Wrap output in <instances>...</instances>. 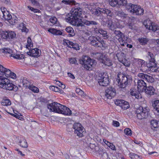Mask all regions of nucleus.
<instances>
[{
	"instance_id": "obj_1",
	"label": "nucleus",
	"mask_w": 159,
	"mask_h": 159,
	"mask_svg": "<svg viewBox=\"0 0 159 159\" xmlns=\"http://www.w3.org/2000/svg\"><path fill=\"white\" fill-rule=\"evenodd\" d=\"M66 21L71 24L73 25L78 27H81L82 29H86L87 30L89 27L92 25H96L98 23L94 20H89L86 19L81 21V19L78 18L66 17Z\"/></svg>"
},
{
	"instance_id": "obj_2",
	"label": "nucleus",
	"mask_w": 159,
	"mask_h": 159,
	"mask_svg": "<svg viewBox=\"0 0 159 159\" xmlns=\"http://www.w3.org/2000/svg\"><path fill=\"white\" fill-rule=\"evenodd\" d=\"M132 77L130 75L125 73L120 72L118 73L117 80L119 87L124 88L130 85L132 82Z\"/></svg>"
},
{
	"instance_id": "obj_3",
	"label": "nucleus",
	"mask_w": 159,
	"mask_h": 159,
	"mask_svg": "<svg viewBox=\"0 0 159 159\" xmlns=\"http://www.w3.org/2000/svg\"><path fill=\"white\" fill-rule=\"evenodd\" d=\"M79 62L82 64L84 69L89 70H92V68L95 66L96 64L94 60L85 55L83 56L81 59L79 60Z\"/></svg>"
},
{
	"instance_id": "obj_4",
	"label": "nucleus",
	"mask_w": 159,
	"mask_h": 159,
	"mask_svg": "<svg viewBox=\"0 0 159 159\" xmlns=\"http://www.w3.org/2000/svg\"><path fill=\"white\" fill-rule=\"evenodd\" d=\"M0 87L7 90H13L14 91L18 90V87L10 83L8 79L2 76H0Z\"/></svg>"
},
{
	"instance_id": "obj_5",
	"label": "nucleus",
	"mask_w": 159,
	"mask_h": 159,
	"mask_svg": "<svg viewBox=\"0 0 159 159\" xmlns=\"http://www.w3.org/2000/svg\"><path fill=\"white\" fill-rule=\"evenodd\" d=\"M88 39L90 41V44L95 47H104V41L98 36H90Z\"/></svg>"
},
{
	"instance_id": "obj_6",
	"label": "nucleus",
	"mask_w": 159,
	"mask_h": 159,
	"mask_svg": "<svg viewBox=\"0 0 159 159\" xmlns=\"http://www.w3.org/2000/svg\"><path fill=\"white\" fill-rule=\"evenodd\" d=\"M126 9L129 12L136 15H143L144 11L143 9L139 6L131 3H129V5L126 6Z\"/></svg>"
},
{
	"instance_id": "obj_7",
	"label": "nucleus",
	"mask_w": 159,
	"mask_h": 159,
	"mask_svg": "<svg viewBox=\"0 0 159 159\" xmlns=\"http://www.w3.org/2000/svg\"><path fill=\"white\" fill-rule=\"evenodd\" d=\"M148 109L146 107L140 106L136 110V113L137 118L140 120L146 118L148 115Z\"/></svg>"
},
{
	"instance_id": "obj_8",
	"label": "nucleus",
	"mask_w": 159,
	"mask_h": 159,
	"mask_svg": "<svg viewBox=\"0 0 159 159\" xmlns=\"http://www.w3.org/2000/svg\"><path fill=\"white\" fill-rule=\"evenodd\" d=\"M135 62L137 64L138 67L140 68V71L145 72L150 70L148 66V63L142 59L135 58Z\"/></svg>"
},
{
	"instance_id": "obj_9",
	"label": "nucleus",
	"mask_w": 159,
	"mask_h": 159,
	"mask_svg": "<svg viewBox=\"0 0 159 159\" xmlns=\"http://www.w3.org/2000/svg\"><path fill=\"white\" fill-rule=\"evenodd\" d=\"M83 12L81 8L75 6L72 8L70 12L68 14L69 16H67V17H70L71 19L78 18V17H81Z\"/></svg>"
},
{
	"instance_id": "obj_10",
	"label": "nucleus",
	"mask_w": 159,
	"mask_h": 159,
	"mask_svg": "<svg viewBox=\"0 0 159 159\" xmlns=\"http://www.w3.org/2000/svg\"><path fill=\"white\" fill-rule=\"evenodd\" d=\"M102 13L106 14L107 16L110 17H112L114 15L113 12L111 10L108 9L99 7L97 9H94L92 14L98 16L101 15Z\"/></svg>"
},
{
	"instance_id": "obj_11",
	"label": "nucleus",
	"mask_w": 159,
	"mask_h": 159,
	"mask_svg": "<svg viewBox=\"0 0 159 159\" xmlns=\"http://www.w3.org/2000/svg\"><path fill=\"white\" fill-rule=\"evenodd\" d=\"M98 83L100 85L107 86L109 83V78L107 73H103L99 75L98 77Z\"/></svg>"
},
{
	"instance_id": "obj_12",
	"label": "nucleus",
	"mask_w": 159,
	"mask_h": 159,
	"mask_svg": "<svg viewBox=\"0 0 159 159\" xmlns=\"http://www.w3.org/2000/svg\"><path fill=\"white\" fill-rule=\"evenodd\" d=\"M2 50L4 53L7 54V56L13 57L14 58L18 59H21L24 58L25 57V56L23 54L13 53L12 50L10 48H4L2 49Z\"/></svg>"
},
{
	"instance_id": "obj_13",
	"label": "nucleus",
	"mask_w": 159,
	"mask_h": 159,
	"mask_svg": "<svg viewBox=\"0 0 159 159\" xmlns=\"http://www.w3.org/2000/svg\"><path fill=\"white\" fill-rule=\"evenodd\" d=\"M3 39L10 41L11 39H14L16 38V34L14 31H7L3 32L1 34Z\"/></svg>"
},
{
	"instance_id": "obj_14",
	"label": "nucleus",
	"mask_w": 159,
	"mask_h": 159,
	"mask_svg": "<svg viewBox=\"0 0 159 159\" xmlns=\"http://www.w3.org/2000/svg\"><path fill=\"white\" fill-rule=\"evenodd\" d=\"M116 89L113 87H109L105 90V95L108 99H112L116 95Z\"/></svg>"
},
{
	"instance_id": "obj_15",
	"label": "nucleus",
	"mask_w": 159,
	"mask_h": 159,
	"mask_svg": "<svg viewBox=\"0 0 159 159\" xmlns=\"http://www.w3.org/2000/svg\"><path fill=\"white\" fill-rule=\"evenodd\" d=\"M61 107V104L57 102H54L48 105V108L50 110V111H54L59 113V112H61L59 110V108Z\"/></svg>"
},
{
	"instance_id": "obj_16",
	"label": "nucleus",
	"mask_w": 159,
	"mask_h": 159,
	"mask_svg": "<svg viewBox=\"0 0 159 159\" xmlns=\"http://www.w3.org/2000/svg\"><path fill=\"white\" fill-rule=\"evenodd\" d=\"M147 22L145 25V27L147 29L150 30H152L154 32L159 30V26L157 25H155L149 20H147Z\"/></svg>"
},
{
	"instance_id": "obj_17",
	"label": "nucleus",
	"mask_w": 159,
	"mask_h": 159,
	"mask_svg": "<svg viewBox=\"0 0 159 159\" xmlns=\"http://www.w3.org/2000/svg\"><path fill=\"white\" fill-rule=\"evenodd\" d=\"M116 105L120 106L124 110L129 108L130 106L129 103L123 100H118L115 102Z\"/></svg>"
},
{
	"instance_id": "obj_18",
	"label": "nucleus",
	"mask_w": 159,
	"mask_h": 159,
	"mask_svg": "<svg viewBox=\"0 0 159 159\" xmlns=\"http://www.w3.org/2000/svg\"><path fill=\"white\" fill-rule=\"evenodd\" d=\"M137 88L140 92H143L146 87V84L143 80H139L137 82Z\"/></svg>"
},
{
	"instance_id": "obj_19",
	"label": "nucleus",
	"mask_w": 159,
	"mask_h": 159,
	"mask_svg": "<svg viewBox=\"0 0 159 159\" xmlns=\"http://www.w3.org/2000/svg\"><path fill=\"white\" fill-rule=\"evenodd\" d=\"M79 129L77 128L74 129V133L76 134L79 137H82L85 134V129L82 125L80 129Z\"/></svg>"
},
{
	"instance_id": "obj_20",
	"label": "nucleus",
	"mask_w": 159,
	"mask_h": 159,
	"mask_svg": "<svg viewBox=\"0 0 159 159\" xmlns=\"http://www.w3.org/2000/svg\"><path fill=\"white\" fill-rule=\"evenodd\" d=\"M155 90L154 88L151 86H149L146 87L144 91L147 94L149 95H153L154 94Z\"/></svg>"
},
{
	"instance_id": "obj_21",
	"label": "nucleus",
	"mask_w": 159,
	"mask_h": 159,
	"mask_svg": "<svg viewBox=\"0 0 159 159\" xmlns=\"http://www.w3.org/2000/svg\"><path fill=\"white\" fill-rule=\"evenodd\" d=\"M19 145L22 147L26 148L28 147V144L26 140L23 138L20 137L18 139Z\"/></svg>"
},
{
	"instance_id": "obj_22",
	"label": "nucleus",
	"mask_w": 159,
	"mask_h": 159,
	"mask_svg": "<svg viewBox=\"0 0 159 159\" xmlns=\"http://www.w3.org/2000/svg\"><path fill=\"white\" fill-rule=\"evenodd\" d=\"M27 54L31 56L36 57L39 55V49L38 48L33 49L27 52Z\"/></svg>"
},
{
	"instance_id": "obj_23",
	"label": "nucleus",
	"mask_w": 159,
	"mask_h": 159,
	"mask_svg": "<svg viewBox=\"0 0 159 159\" xmlns=\"http://www.w3.org/2000/svg\"><path fill=\"white\" fill-rule=\"evenodd\" d=\"M101 61L104 64L108 66H110L112 65L111 60H110L109 58L106 56H104L103 58L102 59Z\"/></svg>"
},
{
	"instance_id": "obj_24",
	"label": "nucleus",
	"mask_w": 159,
	"mask_h": 159,
	"mask_svg": "<svg viewBox=\"0 0 159 159\" xmlns=\"http://www.w3.org/2000/svg\"><path fill=\"white\" fill-rule=\"evenodd\" d=\"M48 31L56 35H61L62 33L60 30L54 28H50L48 30Z\"/></svg>"
},
{
	"instance_id": "obj_25",
	"label": "nucleus",
	"mask_w": 159,
	"mask_h": 159,
	"mask_svg": "<svg viewBox=\"0 0 159 159\" xmlns=\"http://www.w3.org/2000/svg\"><path fill=\"white\" fill-rule=\"evenodd\" d=\"M157 65L155 59H152L151 60H150L149 63H148V68L149 69H150V70L152 68L156 67Z\"/></svg>"
},
{
	"instance_id": "obj_26",
	"label": "nucleus",
	"mask_w": 159,
	"mask_h": 159,
	"mask_svg": "<svg viewBox=\"0 0 159 159\" xmlns=\"http://www.w3.org/2000/svg\"><path fill=\"white\" fill-rule=\"evenodd\" d=\"M66 31L69 34L70 36H73L75 35V33L73 28L70 27H67L65 29Z\"/></svg>"
},
{
	"instance_id": "obj_27",
	"label": "nucleus",
	"mask_w": 159,
	"mask_h": 159,
	"mask_svg": "<svg viewBox=\"0 0 159 159\" xmlns=\"http://www.w3.org/2000/svg\"><path fill=\"white\" fill-rule=\"evenodd\" d=\"M117 5L118 6H125L126 9V6L129 5L126 0H117Z\"/></svg>"
},
{
	"instance_id": "obj_28",
	"label": "nucleus",
	"mask_w": 159,
	"mask_h": 159,
	"mask_svg": "<svg viewBox=\"0 0 159 159\" xmlns=\"http://www.w3.org/2000/svg\"><path fill=\"white\" fill-rule=\"evenodd\" d=\"M111 30H113L115 28L114 23L111 20H107V27Z\"/></svg>"
},
{
	"instance_id": "obj_29",
	"label": "nucleus",
	"mask_w": 159,
	"mask_h": 159,
	"mask_svg": "<svg viewBox=\"0 0 159 159\" xmlns=\"http://www.w3.org/2000/svg\"><path fill=\"white\" fill-rule=\"evenodd\" d=\"M151 125L152 127L157 128L159 127V121L155 119L152 120L151 121Z\"/></svg>"
},
{
	"instance_id": "obj_30",
	"label": "nucleus",
	"mask_w": 159,
	"mask_h": 159,
	"mask_svg": "<svg viewBox=\"0 0 159 159\" xmlns=\"http://www.w3.org/2000/svg\"><path fill=\"white\" fill-rule=\"evenodd\" d=\"M100 33L102 35V37L104 39H107L108 38L109 36L108 33L106 31L103 30L102 29L100 28Z\"/></svg>"
},
{
	"instance_id": "obj_31",
	"label": "nucleus",
	"mask_w": 159,
	"mask_h": 159,
	"mask_svg": "<svg viewBox=\"0 0 159 159\" xmlns=\"http://www.w3.org/2000/svg\"><path fill=\"white\" fill-rule=\"evenodd\" d=\"M138 41L141 45H145L147 44L149 40L147 38H141L138 39Z\"/></svg>"
},
{
	"instance_id": "obj_32",
	"label": "nucleus",
	"mask_w": 159,
	"mask_h": 159,
	"mask_svg": "<svg viewBox=\"0 0 159 159\" xmlns=\"http://www.w3.org/2000/svg\"><path fill=\"white\" fill-rule=\"evenodd\" d=\"M3 15L5 20H9L12 18V16L8 11H6V12L3 14Z\"/></svg>"
},
{
	"instance_id": "obj_33",
	"label": "nucleus",
	"mask_w": 159,
	"mask_h": 159,
	"mask_svg": "<svg viewBox=\"0 0 159 159\" xmlns=\"http://www.w3.org/2000/svg\"><path fill=\"white\" fill-rule=\"evenodd\" d=\"M115 14L116 16L123 18L126 17L127 15L124 12L121 11H116L115 13Z\"/></svg>"
},
{
	"instance_id": "obj_34",
	"label": "nucleus",
	"mask_w": 159,
	"mask_h": 159,
	"mask_svg": "<svg viewBox=\"0 0 159 159\" xmlns=\"http://www.w3.org/2000/svg\"><path fill=\"white\" fill-rule=\"evenodd\" d=\"M63 44L64 45H66L68 47L72 48L73 46V43L69 40L64 39L63 40Z\"/></svg>"
},
{
	"instance_id": "obj_35",
	"label": "nucleus",
	"mask_w": 159,
	"mask_h": 159,
	"mask_svg": "<svg viewBox=\"0 0 159 159\" xmlns=\"http://www.w3.org/2000/svg\"><path fill=\"white\" fill-rule=\"evenodd\" d=\"M152 106L154 109L159 113V100L155 101L152 104Z\"/></svg>"
},
{
	"instance_id": "obj_36",
	"label": "nucleus",
	"mask_w": 159,
	"mask_h": 159,
	"mask_svg": "<svg viewBox=\"0 0 159 159\" xmlns=\"http://www.w3.org/2000/svg\"><path fill=\"white\" fill-rule=\"evenodd\" d=\"M129 156L131 159H142L141 157L133 153H130Z\"/></svg>"
},
{
	"instance_id": "obj_37",
	"label": "nucleus",
	"mask_w": 159,
	"mask_h": 159,
	"mask_svg": "<svg viewBox=\"0 0 159 159\" xmlns=\"http://www.w3.org/2000/svg\"><path fill=\"white\" fill-rule=\"evenodd\" d=\"M120 61L126 67H129L130 65V61L125 59Z\"/></svg>"
},
{
	"instance_id": "obj_38",
	"label": "nucleus",
	"mask_w": 159,
	"mask_h": 159,
	"mask_svg": "<svg viewBox=\"0 0 159 159\" xmlns=\"http://www.w3.org/2000/svg\"><path fill=\"white\" fill-rule=\"evenodd\" d=\"M144 80L149 83H152L154 82V79L153 78L152 76L147 74Z\"/></svg>"
},
{
	"instance_id": "obj_39",
	"label": "nucleus",
	"mask_w": 159,
	"mask_h": 159,
	"mask_svg": "<svg viewBox=\"0 0 159 159\" xmlns=\"http://www.w3.org/2000/svg\"><path fill=\"white\" fill-rule=\"evenodd\" d=\"M75 2L73 0H70L68 1H66V0H62L61 1V5H62L63 4V3H64L66 4H74L75 5Z\"/></svg>"
},
{
	"instance_id": "obj_40",
	"label": "nucleus",
	"mask_w": 159,
	"mask_h": 159,
	"mask_svg": "<svg viewBox=\"0 0 159 159\" xmlns=\"http://www.w3.org/2000/svg\"><path fill=\"white\" fill-rule=\"evenodd\" d=\"M18 20V18L16 16L13 15V16H12V18H11L9 20H10L9 22L11 24L14 25L17 22Z\"/></svg>"
},
{
	"instance_id": "obj_41",
	"label": "nucleus",
	"mask_w": 159,
	"mask_h": 159,
	"mask_svg": "<svg viewBox=\"0 0 159 159\" xmlns=\"http://www.w3.org/2000/svg\"><path fill=\"white\" fill-rule=\"evenodd\" d=\"M20 29L22 30V32H27L28 30L26 28L25 25L22 23L20 24Z\"/></svg>"
},
{
	"instance_id": "obj_42",
	"label": "nucleus",
	"mask_w": 159,
	"mask_h": 159,
	"mask_svg": "<svg viewBox=\"0 0 159 159\" xmlns=\"http://www.w3.org/2000/svg\"><path fill=\"white\" fill-rule=\"evenodd\" d=\"M22 83L23 86L25 87L26 88H29V86H30V85L29 81L25 78H24L22 80Z\"/></svg>"
},
{
	"instance_id": "obj_43",
	"label": "nucleus",
	"mask_w": 159,
	"mask_h": 159,
	"mask_svg": "<svg viewBox=\"0 0 159 159\" xmlns=\"http://www.w3.org/2000/svg\"><path fill=\"white\" fill-rule=\"evenodd\" d=\"M59 66H52V72L53 73H56L59 72Z\"/></svg>"
},
{
	"instance_id": "obj_44",
	"label": "nucleus",
	"mask_w": 159,
	"mask_h": 159,
	"mask_svg": "<svg viewBox=\"0 0 159 159\" xmlns=\"http://www.w3.org/2000/svg\"><path fill=\"white\" fill-rule=\"evenodd\" d=\"M29 88L34 93H38L39 92L38 88L34 86L30 85L29 86Z\"/></svg>"
},
{
	"instance_id": "obj_45",
	"label": "nucleus",
	"mask_w": 159,
	"mask_h": 159,
	"mask_svg": "<svg viewBox=\"0 0 159 159\" xmlns=\"http://www.w3.org/2000/svg\"><path fill=\"white\" fill-rule=\"evenodd\" d=\"M64 110L63 111L64 112L62 114L67 115H70L71 114V111L68 108L66 107V109L65 108Z\"/></svg>"
},
{
	"instance_id": "obj_46",
	"label": "nucleus",
	"mask_w": 159,
	"mask_h": 159,
	"mask_svg": "<svg viewBox=\"0 0 159 159\" xmlns=\"http://www.w3.org/2000/svg\"><path fill=\"white\" fill-rule=\"evenodd\" d=\"M64 110L63 111L64 112L62 114L67 115H70L71 114V111L68 108L66 107V109L65 108Z\"/></svg>"
},
{
	"instance_id": "obj_47",
	"label": "nucleus",
	"mask_w": 159,
	"mask_h": 159,
	"mask_svg": "<svg viewBox=\"0 0 159 159\" xmlns=\"http://www.w3.org/2000/svg\"><path fill=\"white\" fill-rule=\"evenodd\" d=\"M114 33L116 36V37L117 38H120L123 35V34L119 30H115L114 32Z\"/></svg>"
},
{
	"instance_id": "obj_48",
	"label": "nucleus",
	"mask_w": 159,
	"mask_h": 159,
	"mask_svg": "<svg viewBox=\"0 0 159 159\" xmlns=\"http://www.w3.org/2000/svg\"><path fill=\"white\" fill-rule=\"evenodd\" d=\"M124 133L127 135L131 136L132 134V131L129 128H125L124 130Z\"/></svg>"
},
{
	"instance_id": "obj_49",
	"label": "nucleus",
	"mask_w": 159,
	"mask_h": 159,
	"mask_svg": "<svg viewBox=\"0 0 159 159\" xmlns=\"http://www.w3.org/2000/svg\"><path fill=\"white\" fill-rule=\"evenodd\" d=\"M3 106L10 105L11 104L10 101L8 99H6L3 100L1 102Z\"/></svg>"
},
{
	"instance_id": "obj_50",
	"label": "nucleus",
	"mask_w": 159,
	"mask_h": 159,
	"mask_svg": "<svg viewBox=\"0 0 159 159\" xmlns=\"http://www.w3.org/2000/svg\"><path fill=\"white\" fill-rule=\"evenodd\" d=\"M117 0H109V4L112 7H115L117 5Z\"/></svg>"
},
{
	"instance_id": "obj_51",
	"label": "nucleus",
	"mask_w": 159,
	"mask_h": 159,
	"mask_svg": "<svg viewBox=\"0 0 159 159\" xmlns=\"http://www.w3.org/2000/svg\"><path fill=\"white\" fill-rule=\"evenodd\" d=\"M81 125L79 123H74L73 128L74 129H76L80 128V127H81Z\"/></svg>"
},
{
	"instance_id": "obj_52",
	"label": "nucleus",
	"mask_w": 159,
	"mask_h": 159,
	"mask_svg": "<svg viewBox=\"0 0 159 159\" xmlns=\"http://www.w3.org/2000/svg\"><path fill=\"white\" fill-rule=\"evenodd\" d=\"M6 69L2 65H0V75H4V73H5L4 72L6 70Z\"/></svg>"
},
{
	"instance_id": "obj_53",
	"label": "nucleus",
	"mask_w": 159,
	"mask_h": 159,
	"mask_svg": "<svg viewBox=\"0 0 159 159\" xmlns=\"http://www.w3.org/2000/svg\"><path fill=\"white\" fill-rule=\"evenodd\" d=\"M75 92L81 96H83L84 94V92L79 88H76Z\"/></svg>"
},
{
	"instance_id": "obj_54",
	"label": "nucleus",
	"mask_w": 159,
	"mask_h": 159,
	"mask_svg": "<svg viewBox=\"0 0 159 159\" xmlns=\"http://www.w3.org/2000/svg\"><path fill=\"white\" fill-rule=\"evenodd\" d=\"M4 73V75H5V76L7 77H9L11 74V71L10 70L6 69V70H5V71Z\"/></svg>"
},
{
	"instance_id": "obj_55",
	"label": "nucleus",
	"mask_w": 159,
	"mask_h": 159,
	"mask_svg": "<svg viewBox=\"0 0 159 159\" xmlns=\"http://www.w3.org/2000/svg\"><path fill=\"white\" fill-rule=\"evenodd\" d=\"M50 21L53 24H54L56 23V22L57 21V19L55 17H51L50 19Z\"/></svg>"
},
{
	"instance_id": "obj_56",
	"label": "nucleus",
	"mask_w": 159,
	"mask_h": 159,
	"mask_svg": "<svg viewBox=\"0 0 159 159\" xmlns=\"http://www.w3.org/2000/svg\"><path fill=\"white\" fill-rule=\"evenodd\" d=\"M95 55L97 57V58L98 59H102L103 58L102 57V54L101 53H96Z\"/></svg>"
},
{
	"instance_id": "obj_57",
	"label": "nucleus",
	"mask_w": 159,
	"mask_h": 159,
	"mask_svg": "<svg viewBox=\"0 0 159 159\" xmlns=\"http://www.w3.org/2000/svg\"><path fill=\"white\" fill-rule=\"evenodd\" d=\"M146 75V74L139 73L138 75V76L140 78L143 79V80H145Z\"/></svg>"
},
{
	"instance_id": "obj_58",
	"label": "nucleus",
	"mask_w": 159,
	"mask_h": 159,
	"mask_svg": "<svg viewBox=\"0 0 159 159\" xmlns=\"http://www.w3.org/2000/svg\"><path fill=\"white\" fill-rule=\"evenodd\" d=\"M28 8H29L30 10L32 11H33L34 12H37L39 11V10L38 9H35L34 7H31L30 6H28Z\"/></svg>"
},
{
	"instance_id": "obj_59",
	"label": "nucleus",
	"mask_w": 159,
	"mask_h": 159,
	"mask_svg": "<svg viewBox=\"0 0 159 159\" xmlns=\"http://www.w3.org/2000/svg\"><path fill=\"white\" fill-rule=\"evenodd\" d=\"M122 37V36L118 38H117V37H116V38L118 39L120 43V44L121 45L124 46L125 45L123 43L124 40L123 39Z\"/></svg>"
},
{
	"instance_id": "obj_60",
	"label": "nucleus",
	"mask_w": 159,
	"mask_h": 159,
	"mask_svg": "<svg viewBox=\"0 0 159 159\" xmlns=\"http://www.w3.org/2000/svg\"><path fill=\"white\" fill-rule=\"evenodd\" d=\"M54 91L56 92H59L61 93H63V91L62 90L56 86H55Z\"/></svg>"
},
{
	"instance_id": "obj_61",
	"label": "nucleus",
	"mask_w": 159,
	"mask_h": 159,
	"mask_svg": "<svg viewBox=\"0 0 159 159\" xmlns=\"http://www.w3.org/2000/svg\"><path fill=\"white\" fill-rule=\"evenodd\" d=\"M31 40L30 37H28V38L27 42L28 43V45L27 46V48H28V46H29V47H31L33 46V44L31 43Z\"/></svg>"
},
{
	"instance_id": "obj_62",
	"label": "nucleus",
	"mask_w": 159,
	"mask_h": 159,
	"mask_svg": "<svg viewBox=\"0 0 159 159\" xmlns=\"http://www.w3.org/2000/svg\"><path fill=\"white\" fill-rule=\"evenodd\" d=\"M69 62L72 64H75L77 62V61L75 58H71L69 60Z\"/></svg>"
},
{
	"instance_id": "obj_63",
	"label": "nucleus",
	"mask_w": 159,
	"mask_h": 159,
	"mask_svg": "<svg viewBox=\"0 0 159 159\" xmlns=\"http://www.w3.org/2000/svg\"><path fill=\"white\" fill-rule=\"evenodd\" d=\"M72 48H73L76 50H79V48L78 45L77 43H74L73 44V46L72 47Z\"/></svg>"
},
{
	"instance_id": "obj_64",
	"label": "nucleus",
	"mask_w": 159,
	"mask_h": 159,
	"mask_svg": "<svg viewBox=\"0 0 159 159\" xmlns=\"http://www.w3.org/2000/svg\"><path fill=\"white\" fill-rule=\"evenodd\" d=\"M113 125L115 127H118L120 126V123L119 122L117 121L113 120Z\"/></svg>"
}]
</instances>
